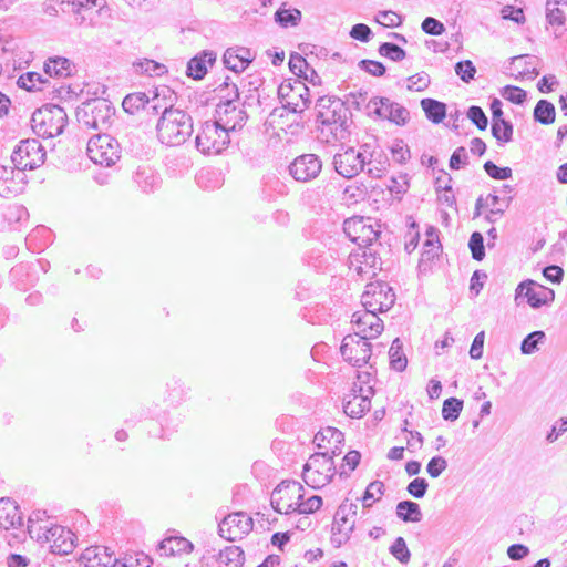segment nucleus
I'll return each instance as SVG.
<instances>
[{
	"mask_svg": "<svg viewBox=\"0 0 567 567\" xmlns=\"http://www.w3.org/2000/svg\"><path fill=\"white\" fill-rule=\"evenodd\" d=\"M157 137L162 144L178 146L193 133V120L179 109L165 107L156 125Z\"/></svg>",
	"mask_w": 567,
	"mask_h": 567,
	"instance_id": "obj_1",
	"label": "nucleus"
},
{
	"mask_svg": "<svg viewBox=\"0 0 567 567\" xmlns=\"http://www.w3.org/2000/svg\"><path fill=\"white\" fill-rule=\"evenodd\" d=\"M68 122L66 113L59 105H47L37 110L31 117L33 132L40 137L60 135Z\"/></svg>",
	"mask_w": 567,
	"mask_h": 567,
	"instance_id": "obj_2",
	"label": "nucleus"
},
{
	"mask_svg": "<svg viewBox=\"0 0 567 567\" xmlns=\"http://www.w3.org/2000/svg\"><path fill=\"white\" fill-rule=\"evenodd\" d=\"M226 90L230 92L221 95V101L216 107V121L229 132L237 131L244 126L247 116L244 110L236 104L239 99V92L236 84L225 83Z\"/></svg>",
	"mask_w": 567,
	"mask_h": 567,
	"instance_id": "obj_3",
	"label": "nucleus"
},
{
	"mask_svg": "<svg viewBox=\"0 0 567 567\" xmlns=\"http://www.w3.org/2000/svg\"><path fill=\"white\" fill-rule=\"evenodd\" d=\"M336 474L332 456L327 452L312 454L303 466L302 478L312 488L326 486Z\"/></svg>",
	"mask_w": 567,
	"mask_h": 567,
	"instance_id": "obj_4",
	"label": "nucleus"
},
{
	"mask_svg": "<svg viewBox=\"0 0 567 567\" xmlns=\"http://www.w3.org/2000/svg\"><path fill=\"white\" fill-rule=\"evenodd\" d=\"M229 131L215 120L205 122L196 136V147L203 154H219L229 144Z\"/></svg>",
	"mask_w": 567,
	"mask_h": 567,
	"instance_id": "obj_5",
	"label": "nucleus"
},
{
	"mask_svg": "<svg viewBox=\"0 0 567 567\" xmlns=\"http://www.w3.org/2000/svg\"><path fill=\"white\" fill-rule=\"evenodd\" d=\"M86 151L92 162L106 167L114 165L121 157L118 142L107 134L91 137Z\"/></svg>",
	"mask_w": 567,
	"mask_h": 567,
	"instance_id": "obj_6",
	"label": "nucleus"
},
{
	"mask_svg": "<svg viewBox=\"0 0 567 567\" xmlns=\"http://www.w3.org/2000/svg\"><path fill=\"white\" fill-rule=\"evenodd\" d=\"M303 498V486L296 481L281 482L271 494V505L280 514H290L298 511Z\"/></svg>",
	"mask_w": 567,
	"mask_h": 567,
	"instance_id": "obj_7",
	"label": "nucleus"
},
{
	"mask_svg": "<svg viewBox=\"0 0 567 567\" xmlns=\"http://www.w3.org/2000/svg\"><path fill=\"white\" fill-rule=\"evenodd\" d=\"M358 506L353 503H342L333 517L331 544L339 548L346 544L354 529Z\"/></svg>",
	"mask_w": 567,
	"mask_h": 567,
	"instance_id": "obj_8",
	"label": "nucleus"
},
{
	"mask_svg": "<svg viewBox=\"0 0 567 567\" xmlns=\"http://www.w3.org/2000/svg\"><path fill=\"white\" fill-rule=\"evenodd\" d=\"M282 106L292 113L303 112L310 104L309 89L300 80L284 81L278 87Z\"/></svg>",
	"mask_w": 567,
	"mask_h": 567,
	"instance_id": "obj_9",
	"label": "nucleus"
},
{
	"mask_svg": "<svg viewBox=\"0 0 567 567\" xmlns=\"http://www.w3.org/2000/svg\"><path fill=\"white\" fill-rule=\"evenodd\" d=\"M368 159V144L360 150L348 147L333 156L336 172L344 178H352L359 175L365 167Z\"/></svg>",
	"mask_w": 567,
	"mask_h": 567,
	"instance_id": "obj_10",
	"label": "nucleus"
},
{
	"mask_svg": "<svg viewBox=\"0 0 567 567\" xmlns=\"http://www.w3.org/2000/svg\"><path fill=\"white\" fill-rule=\"evenodd\" d=\"M11 158L19 172L31 171L44 163L45 151L38 140H24L16 147Z\"/></svg>",
	"mask_w": 567,
	"mask_h": 567,
	"instance_id": "obj_11",
	"label": "nucleus"
},
{
	"mask_svg": "<svg viewBox=\"0 0 567 567\" xmlns=\"http://www.w3.org/2000/svg\"><path fill=\"white\" fill-rule=\"evenodd\" d=\"M395 302L393 289L381 281L370 282L361 296L362 307L377 312L388 311Z\"/></svg>",
	"mask_w": 567,
	"mask_h": 567,
	"instance_id": "obj_12",
	"label": "nucleus"
},
{
	"mask_svg": "<svg viewBox=\"0 0 567 567\" xmlns=\"http://www.w3.org/2000/svg\"><path fill=\"white\" fill-rule=\"evenodd\" d=\"M368 340L359 333L346 336L340 347L343 359L353 367L367 364L372 353V346Z\"/></svg>",
	"mask_w": 567,
	"mask_h": 567,
	"instance_id": "obj_13",
	"label": "nucleus"
},
{
	"mask_svg": "<svg viewBox=\"0 0 567 567\" xmlns=\"http://www.w3.org/2000/svg\"><path fill=\"white\" fill-rule=\"evenodd\" d=\"M524 298L532 308L537 309L553 302L555 292L550 288L538 285L532 279H527L522 281L515 290V302L517 305H519L520 300Z\"/></svg>",
	"mask_w": 567,
	"mask_h": 567,
	"instance_id": "obj_14",
	"label": "nucleus"
},
{
	"mask_svg": "<svg viewBox=\"0 0 567 567\" xmlns=\"http://www.w3.org/2000/svg\"><path fill=\"white\" fill-rule=\"evenodd\" d=\"M38 540L48 543L53 554L69 555L75 547V535L62 526H52L45 528L42 535H38Z\"/></svg>",
	"mask_w": 567,
	"mask_h": 567,
	"instance_id": "obj_15",
	"label": "nucleus"
},
{
	"mask_svg": "<svg viewBox=\"0 0 567 567\" xmlns=\"http://www.w3.org/2000/svg\"><path fill=\"white\" fill-rule=\"evenodd\" d=\"M343 230L349 239L359 247L372 246L379 238V231L373 228L369 218H349L343 223Z\"/></svg>",
	"mask_w": 567,
	"mask_h": 567,
	"instance_id": "obj_16",
	"label": "nucleus"
},
{
	"mask_svg": "<svg viewBox=\"0 0 567 567\" xmlns=\"http://www.w3.org/2000/svg\"><path fill=\"white\" fill-rule=\"evenodd\" d=\"M322 162L316 154H302L289 165V174L295 181L307 183L318 177Z\"/></svg>",
	"mask_w": 567,
	"mask_h": 567,
	"instance_id": "obj_17",
	"label": "nucleus"
},
{
	"mask_svg": "<svg viewBox=\"0 0 567 567\" xmlns=\"http://www.w3.org/2000/svg\"><path fill=\"white\" fill-rule=\"evenodd\" d=\"M374 391L372 386L365 389L354 383L352 393H350L343 403V411L352 419H360L371 408V396Z\"/></svg>",
	"mask_w": 567,
	"mask_h": 567,
	"instance_id": "obj_18",
	"label": "nucleus"
},
{
	"mask_svg": "<svg viewBox=\"0 0 567 567\" xmlns=\"http://www.w3.org/2000/svg\"><path fill=\"white\" fill-rule=\"evenodd\" d=\"M351 322L362 338L374 339L383 331V321L378 317V312L371 309L355 311L352 315Z\"/></svg>",
	"mask_w": 567,
	"mask_h": 567,
	"instance_id": "obj_19",
	"label": "nucleus"
},
{
	"mask_svg": "<svg viewBox=\"0 0 567 567\" xmlns=\"http://www.w3.org/2000/svg\"><path fill=\"white\" fill-rule=\"evenodd\" d=\"M252 526V520L244 513H234L226 516L218 526L219 535L230 542L247 534Z\"/></svg>",
	"mask_w": 567,
	"mask_h": 567,
	"instance_id": "obj_20",
	"label": "nucleus"
},
{
	"mask_svg": "<svg viewBox=\"0 0 567 567\" xmlns=\"http://www.w3.org/2000/svg\"><path fill=\"white\" fill-rule=\"evenodd\" d=\"M362 252L350 255V268L357 275H375V270L381 269V261L375 257V251L371 246H361Z\"/></svg>",
	"mask_w": 567,
	"mask_h": 567,
	"instance_id": "obj_21",
	"label": "nucleus"
},
{
	"mask_svg": "<svg viewBox=\"0 0 567 567\" xmlns=\"http://www.w3.org/2000/svg\"><path fill=\"white\" fill-rule=\"evenodd\" d=\"M79 561L82 567H114L117 559L106 547L91 546L82 553Z\"/></svg>",
	"mask_w": 567,
	"mask_h": 567,
	"instance_id": "obj_22",
	"label": "nucleus"
},
{
	"mask_svg": "<svg viewBox=\"0 0 567 567\" xmlns=\"http://www.w3.org/2000/svg\"><path fill=\"white\" fill-rule=\"evenodd\" d=\"M23 523L19 506L10 498L0 499V528L6 530L21 526Z\"/></svg>",
	"mask_w": 567,
	"mask_h": 567,
	"instance_id": "obj_23",
	"label": "nucleus"
},
{
	"mask_svg": "<svg viewBox=\"0 0 567 567\" xmlns=\"http://www.w3.org/2000/svg\"><path fill=\"white\" fill-rule=\"evenodd\" d=\"M216 61V54L212 51H203L198 55L192 58L187 64V75L195 79L202 80L208 70Z\"/></svg>",
	"mask_w": 567,
	"mask_h": 567,
	"instance_id": "obj_24",
	"label": "nucleus"
},
{
	"mask_svg": "<svg viewBox=\"0 0 567 567\" xmlns=\"http://www.w3.org/2000/svg\"><path fill=\"white\" fill-rule=\"evenodd\" d=\"M567 0H547L546 18L551 25H564L566 21Z\"/></svg>",
	"mask_w": 567,
	"mask_h": 567,
	"instance_id": "obj_25",
	"label": "nucleus"
},
{
	"mask_svg": "<svg viewBox=\"0 0 567 567\" xmlns=\"http://www.w3.org/2000/svg\"><path fill=\"white\" fill-rule=\"evenodd\" d=\"M17 174H20L18 171ZM16 171L10 166H0V196L9 197L19 192V185L16 182Z\"/></svg>",
	"mask_w": 567,
	"mask_h": 567,
	"instance_id": "obj_26",
	"label": "nucleus"
},
{
	"mask_svg": "<svg viewBox=\"0 0 567 567\" xmlns=\"http://www.w3.org/2000/svg\"><path fill=\"white\" fill-rule=\"evenodd\" d=\"M421 106L426 117L433 123H441L446 116V105L443 102L433 99H423Z\"/></svg>",
	"mask_w": 567,
	"mask_h": 567,
	"instance_id": "obj_27",
	"label": "nucleus"
},
{
	"mask_svg": "<svg viewBox=\"0 0 567 567\" xmlns=\"http://www.w3.org/2000/svg\"><path fill=\"white\" fill-rule=\"evenodd\" d=\"M396 515L403 522L419 523L422 519V512L417 503L402 501L396 505Z\"/></svg>",
	"mask_w": 567,
	"mask_h": 567,
	"instance_id": "obj_28",
	"label": "nucleus"
},
{
	"mask_svg": "<svg viewBox=\"0 0 567 567\" xmlns=\"http://www.w3.org/2000/svg\"><path fill=\"white\" fill-rule=\"evenodd\" d=\"M133 69L136 74L148 76H161L167 71L164 64L148 59L134 62Z\"/></svg>",
	"mask_w": 567,
	"mask_h": 567,
	"instance_id": "obj_29",
	"label": "nucleus"
},
{
	"mask_svg": "<svg viewBox=\"0 0 567 567\" xmlns=\"http://www.w3.org/2000/svg\"><path fill=\"white\" fill-rule=\"evenodd\" d=\"M44 71L49 76H68L71 73V62L60 56L49 59L44 64Z\"/></svg>",
	"mask_w": 567,
	"mask_h": 567,
	"instance_id": "obj_30",
	"label": "nucleus"
},
{
	"mask_svg": "<svg viewBox=\"0 0 567 567\" xmlns=\"http://www.w3.org/2000/svg\"><path fill=\"white\" fill-rule=\"evenodd\" d=\"M388 97H373L365 104V111L369 115H375L379 118H388L390 113V105H393Z\"/></svg>",
	"mask_w": 567,
	"mask_h": 567,
	"instance_id": "obj_31",
	"label": "nucleus"
},
{
	"mask_svg": "<svg viewBox=\"0 0 567 567\" xmlns=\"http://www.w3.org/2000/svg\"><path fill=\"white\" fill-rule=\"evenodd\" d=\"M389 359L392 369L401 372L406 368L408 360L399 338L394 339L390 347Z\"/></svg>",
	"mask_w": 567,
	"mask_h": 567,
	"instance_id": "obj_32",
	"label": "nucleus"
},
{
	"mask_svg": "<svg viewBox=\"0 0 567 567\" xmlns=\"http://www.w3.org/2000/svg\"><path fill=\"white\" fill-rule=\"evenodd\" d=\"M534 118L545 125L555 121V106L547 100H540L534 109Z\"/></svg>",
	"mask_w": 567,
	"mask_h": 567,
	"instance_id": "obj_33",
	"label": "nucleus"
},
{
	"mask_svg": "<svg viewBox=\"0 0 567 567\" xmlns=\"http://www.w3.org/2000/svg\"><path fill=\"white\" fill-rule=\"evenodd\" d=\"M301 20L298 9L279 8L275 13V21L282 28L295 27Z\"/></svg>",
	"mask_w": 567,
	"mask_h": 567,
	"instance_id": "obj_34",
	"label": "nucleus"
},
{
	"mask_svg": "<svg viewBox=\"0 0 567 567\" xmlns=\"http://www.w3.org/2000/svg\"><path fill=\"white\" fill-rule=\"evenodd\" d=\"M546 336L544 331H534L527 334L520 344V351L523 354H533L539 349V344L545 342Z\"/></svg>",
	"mask_w": 567,
	"mask_h": 567,
	"instance_id": "obj_35",
	"label": "nucleus"
},
{
	"mask_svg": "<svg viewBox=\"0 0 567 567\" xmlns=\"http://www.w3.org/2000/svg\"><path fill=\"white\" fill-rule=\"evenodd\" d=\"M147 103H150V100L146 94L137 92L126 95L123 100L122 106L125 112L134 114L140 109L145 107Z\"/></svg>",
	"mask_w": 567,
	"mask_h": 567,
	"instance_id": "obj_36",
	"label": "nucleus"
},
{
	"mask_svg": "<svg viewBox=\"0 0 567 567\" xmlns=\"http://www.w3.org/2000/svg\"><path fill=\"white\" fill-rule=\"evenodd\" d=\"M485 206L492 209V214H498V216H502L504 212L509 207L513 197H499L494 194H489L484 198Z\"/></svg>",
	"mask_w": 567,
	"mask_h": 567,
	"instance_id": "obj_37",
	"label": "nucleus"
},
{
	"mask_svg": "<svg viewBox=\"0 0 567 567\" xmlns=\"http://www.w3.org/2000/svg\"><path fill=\"white\" fill-rule=\"evenodd\" d=\"M492 134L502 143H507L513 136V125L511 122L502 120L492 122Z\"/></svg>",
	"mask_w": 567,
	"mask_h": 567,
	"instance_id": "obj_38",
	"label": "nucleus"
},
{
	"mask_svg": "<svg viewBox=\"0 0 567 567\" xmlns=\"http://www.w3.org/2000/svg\"><path fill=\"white\" fill-rule=\"evenodd\" d=\"M532 59L533 58L529 55H518V56L512 58V66L518 73L516 75V78L525 76L528 74H535V75L538 74V72L535 71L534 64L530 62Z\"/></svg>",
	"mask_w": 567,
	"mask_h": 567,
	"instance_id": "obj_39",
	"label": "nucleus"
},
{
	"mask_svg": "<svg viewBox=\"0 0 567 567\" xmlns=\"http://www.w3.org/2000/svg\"><path fill=\"white\" fill-rule=\"evenodd\" d=\"M463 409V401L456 398H449L444 401L442 408V416L446 421H455L458 419Z\"/></svg>",
	"mask_w": 567,
	"mask_h": 567,
	"instance_id": "obj_40",
	"label": "nucleus"
},
{
	"mask_svg": "<svg viewBox=\"0 0 567 567\" xmlns=\"http://www.w3.org/2000/svg\"><path fill=\"white\" fill-rule=\"evenodd\" d=\"M378 52L381 56L388 58L394 62L402 61L406 55L405 51L401 47L390 42L382 43L379 47Z\"/></svg>",
	"mask_w": 567,
	"mask_h": 567,
	"instance_id": "obj_41",
	"label": "nucleus"
},
{
	"mask_svg": "<svg viewBox=\"0 0 567 567\" xmlns=\"http://www.w3.org/2000/svg\"><path fill=\"white\" fill-rule=\"evenodd\" d=\"M44 81L42 80L41 75L37 72H27L19 76L18 79V85L21 89H24L27 91H37L41 90L40 84H42Z\"/></svg>",
	"mask_w": 567,
	"mask_h": 567,
	"instance_id": "obj_42",
	"label": "nucleus"
},
{
	"mask_svg": "<svg viewBox=\"0 0 567 567\" xmlns=\"http://www.w3.org/2000/svg\"><path fill=\"white\" fill-rule=\"evenodd\" d=\"M390 553L402 564H408L411 553L403 537H398L390 547Z\"/></svg>",
	"mask_w": 567,
	"mask_h": 567,
	"instance_id": "obj_43",
	"label": "nucleus"
},
{
	"mask_svg": "<svg viewBox=\"0 0 567 567\" xmlns=\"http://www.w3.org/2000/svg\"><path fill=\"white\" fill-rule=\"evenodd\" d=\"M1 215L9 224H12L20 221L28 213L23 206L14 204L3 207Z\"/></svg>",
	"mask_w": 567,
	"mask_h": 567,
	"instance_id": "obj_44",
	"label": "nucleus"
},
{
	"mask_svg": "<svg viewBox=\"0 0 567 567\" xmlns=\"http://www.w3.org/2000/svg\"><path fill=\"white\" fill-rule=\"evenodd\" d=\"M343 437L342 432L334 427H327L323 431L318 432L315 437L313 442L319 449H323V442L328 439L333 440L336 443H340Z\"/></svg>",
	"mask_w": 567,
	"mask_h": 567,
	"instance_id": "obj_45",
	"label": "nucleus"
},
{
	"mask_svg": "<svg viewBox=\"0 0 567 567\" xmlns=\"http://www.w3.org/2000/svg\"><path fill=\"white\" fill-rule=\"evenodd\" d=\"M468 247L472 252V257L475 260H482L485 256L484 238L481 233L474 231L468 241Z\"/></svg>",
	"mask_w": 567,
	"mask_h": 567,
	"instance_id": "obj_46",
	"label": "nucleus"
},
{
	"mask_svg": "<svg viewBox=\"0 0 567 567\" xmlns=\"http://www.w3.org/2000/svg\"><path fill=\"white\" fill-rule=\"evenodd\" d=\"M410 118L409 111L400 105L399 103H393L390 105V113L386 120L395 123L396 125H405Z\"/></svg>",
	"mask_w": 567,
	"mask_h": 567,
	"instance_id": "obj_47",
	"label": "nucleus"
},
{
	"mask_svg": "<svg viewBox=\"0 0 567 567\" xmlns=\"http://www.w3.org/2000/svg\"><path fill=\"white\" fill-rule=\"evenodd\" d=\"M485 172L494 179H508L512 177V169L509 167H498L492 161L484 164Z\"/></svg>",
	"mask_w": 567,
	"mask_h": 567,
	"instance_id": "obj_48",
	"label": "nucleus"
},
{
	"mask_svg": "<svg viewBox=\"0 0 567 567\" xmlns=\"http://www.w3.org/2000/svg\"><path fill=\"white\" fill-rule=\"evenodd\" d=\"M224 63L227 69L239 73L246 70L245 65H243L241 60L238 58V54L235 52L234 48H229L224 53Z\"/></svg>",
	"mask_w": 567,
	"mask_h": 567,
	"instance_id": "obj_49",
	"label": "nucleus"
},
{
	"mask_svg": "<svg viewBox=\"0 0 567 567\" xmlns=\"http://www.w3.org/2000/svg\"><path fill=\"white\" fill-rule=\"evenodd\" d=\"M467 117L472 121L473 124L481 131L486 130L488 125V120L484 113V111L476 105H473L467 111Z\"/></svg>",
	"mask_w": 567,
	"mask_h": 567,
	"instance_id": "obj_50",
	"label": "nucleus"
},
{
	"mask_svg": "<svg viewBox=\"0 0 567 567\" xmlns=\"http://www.w3.org/2000/svg\"><path fill=\"white\" fill-rule=\"evenodd\" d=\"M455 72L461 78L462 81L467 83L474 79L476 69H475L474 64L472 63V61L465 60V61H460L456 63Z\"/></svg>",
	"mask_w": 567,
	"mask_h": 567,
	"instance_id": "obj_51",
	"label": "nucleus"
},
{
	"mask_svg": "<svg viewBox=\"0 0 567 567\" xmlns=\"http://www.w3.org/2000/svg\"><path fill=\"white\" fill-rule=\"evenodd\" d=\"M502 96L515 104H523L526 100V92L518 86L507 85L502 90Z\"/></svg>",
	"mask_w": 567,
	"mask_h": 567,
	"instance_id": "obj_52",
	"label": "nucleus"
},
{
	"mask_svg": "<svg viewBox=\"0 0 567 567\" xmlns=\"http://www.w3.org/2000/svg\"><path fill=\"white\" fill-rule=\"evenodd\" d=\"M375 21L378 23H380L381 25H384L388 28H394L402 23L401 17L391 10L380 11L375 17Z\"/></svg>",
	"mask_w": 567,
	"mask_h": 567,
	"instance_id": "obj_53",
	"label": "nucleus"
},
{
	"mask_svg": "<svg viewBox=\"0 0 567 567\" xmlns=\"http://www.w3.org/2000/svg\"><path fill=\"white\" fill-rule=\"evenodd\" d=\"M446 467L447 462L444 457L434 456L429 461L426 472L431 477L436 478L446 470Z\"/></svg>",
	"mask_w": 567,
	"mask_h": 567,
	"instance_id": "obj_54",
	"label": "nucleus"
},
{
	"mask_svg": "<svg viewBox=\"0 0 567 567\" xmlns=\"http://www.w3.org/2000/svg\"><path fill=\"white\" fill-rule=\"evenodd\" d=\"M422 31L431 35H441L445 32L444 24L435 18L427 17L421 24Z\"/></svg>",
	"mask_w": 567,
	"mask_h": 567,
	"instance_id": "obj_55",
	"label": "nucleus"
},
{
	"mask_svg": "<svg viewBox=\"0 0 567 567\" xmlns=\"http://www.w3.org/2000/svg\"><path fill=\"white\" fill-rule=\"evenodd\" d=\"M408 89L411 91H423L430 84V76L425 72L416 73L408 79Z\"/></svg>",
	"mask_w": 567,
	"mask_h": 567,
	"instance_id": "obj_56",
	"label": "nucleus"
},
{
	"mask_svg": "<svg viewBox=\"0 0 567 567\" xmlns=\"http://www.w3.org/2000/svg\"><path fill=\"white\" fill-rule=\"evenodd\" d=\"M383 488H384V485L380 481H374V482L370 483L368 485V487L364 492V496H363L364 506L369 507V506H371V503H369V501H374L375 497L380 498V496L383 495Z\"/></svg>",
	"mask_w": 567,
	"mask_h": 567,
	"instance_id": "obj_57",
	"label": "nucleus"
},
{
	"mask_svg": "<svg viewBox=\"0 0 567 567\" xmlns=\"http://www.w3.org/2000/svg\"><path fill=\"white\" fill-rule=\"evenodd\" d=\"M427 487H429V484L425 478L416 477L412 482L409 483L406 491L413 497L422 498L425 495Z\"/></svg>",
	"mask_w": 567,
	"mask_h": 567,
	"instance_id": "obj_58",
	"label": "nucleus"
},
{
	"mask_svg": "<svg viewBox=\"0 0 567 567\" xmlns=\"http://www.w3.org/2000/svg\"><path fill=\"white\" fill-rule=\"evenodd\" d=\"M322 505V498L320 496H311L307 501L303 498L300 501L297 513L299 514H311L318 511Z\"/></svg>",
	"mask_w": 567,
	"mask_h": 567,
	"instance_id": "obj_59",
	"label": "nucleus"
},
{
	"mask_svg": "<svg viewBox=\"0 0 567 567\" xmlns=\"http://www.w3.org/2000/svg\"><path fill=\"white\" fill-rule=\"evenodd\" d=\"M221 557H224L228 564L238 566L244 561V551L237 546H229L221 551Z\"/></svg>",
	"mask_w": 567,
	"mask_h": 567,
	"instance_id": "obj_60",
	"label": "nucleus"
},
{
	"mask_svg": "<svg viewBox=\"0 0 567 567\" xmlns=\"http://www.w3.org/2000/svg\"><path fill=\"white\" fill-rule=\"evenodd\" d=\"M359 66L373 76H381L385 73V66L374 60H361Z\"/></svg>",
	"mask_w": 567,
	"mask_h": 567,
	"instance_id": "obj_61",
	"label": "nucleus"
},
{
	"mask_svg": "<svg viewBox=\"0 0 567 567\" xmlns=\"http://www.w3.org/2000/svg\"><path fill=\"white\" fill-rule=\"evenodd\" d=\"M373 156H374V152L373 153L368 152V159H367V164H365V166L368 167L367 174L373 178H380L383 175V173L385 172V162L379 161L378 164L374 165L373 159H372Z\"/></svg>",
	"mask_w": 567,
	"mask_h": 567,
	"instance_id": "obj_62",
	"label": "nucleus"
},
{
	"mask_svg": "<svg viewBox=\"0 0 567 567\" xmlns=\"http://www.w3.org/2000/svg\"><path fill=\"white\" fill-rule=\"evenodd\" d=\"M350 37L361 42H368L372 37V31L367 24L358 23L352 27Z\"/></svg>",
	"mask_w": 567,
	"mask_h": 567,
	"instance_id": "obj_63",
	"label": "nucleus"
},
{
	"mask_svg": "<svg viewBox=\"0 0 567 567\" xmlns=\"http://www.w3.org/2000/svg\"><path fill=\"white\" fill-rule=\"evenodd\" d=\"M467 162V153L464 147H457L451 158H450V167L452 169H460L462 166H464Z\"/></svg>",
	"mask_w": 567,
	"mask_h": 567,
	"instance_id": "obj_64",
	"label": "nucleus"
}]
</instances>
